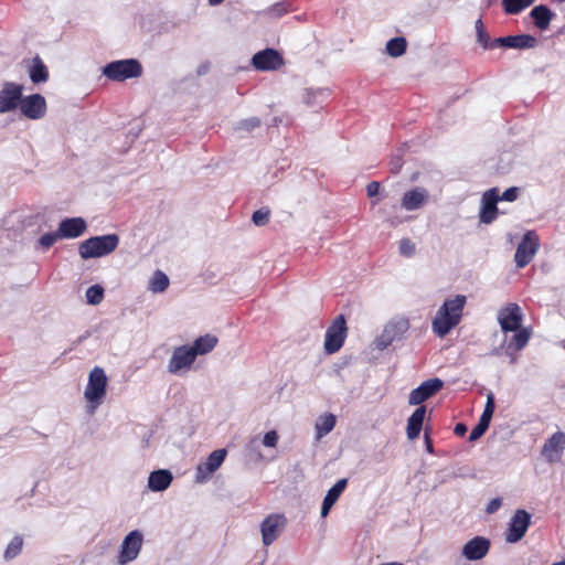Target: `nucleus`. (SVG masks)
<instances>
[{
    "instance_id": "24",
    "label": "nucleus",
    "mask_w": 565,
    "mask_h": 565,
    "mask_svg": "<svg viewBox=\"0 0 565 565\" xmlns=\"http://www.w3.org/2000/svg\"><path fill=\"white\" fill-rule=\"evenodd\" d=\"M173 480L172 472L167 469L154 470L149 475L148 488L153 492L167 490Z\"/></svg>"
},
{
    "instance_id": "32",
    "label": "nucleus",
    "mask_w": 565,
    "mask_h": 565,
    "mask_svg": "<svg viewBox=\"0 0 565 565\" xmlns=\"http://www.w3.org/2000/svg\"><path fill=\"white\" fill-rule=\"evenodd\" d=\"M335 423L337 418L331 413L320 416L316 422L317 438L320 439L328 435L334 428Z\"/></svg>"
},
{
    "instance_id": "9",
    "label": "nucleus",
    "mask_w": 565,
    "mask_h": 565,
    "mask_svg": "<svg viewBox=\"0 0 565 565\" xmlns=\"http://www.w3.org/2000/svg\"><path fill=\"white\" fill-rule=\"evenodd\" d=\"M497 318L504 333L514 332L521 328L523 312L518 303L511 302L498 311Z\"/></svg>"
},
{
    "instance_id": "28",
    "label": "nucleus",
    "mask_w": 565,
    "mask_h": 565,
    "mask_svg": "<svg viewBox=\"0 0 565 565\" xmlns=\"http://www.w3.org/2000/svg\"><path fill=\"white\" fill-rule=\"evenodd\" d=\"M534 24L540 30H546L550 26L554 12L546 6L540 4L534 7L530 13Z\"/></svg>"
},
{
    "instance_id": "47",
    "label": "nucleus",
    "mask_w": 565,
    "mask_h": 565,
    "mask_svg": "<svg viewBox=\"0 0 565 565\" xmlns=\"http://www.w3.org/2000/svg\"><path fill=\"white\" fill-rule=\"evenodd\" d=\"M403 167V160L399 154L394 156L390 161L391 172L397 174Z\"/></svg>"
},
{
    "instance_id": "18",
    "label": "nucleus",
    "mask_w": 565,
    "mask_h": 565,
    "mask_svg": "<svg viewBox=\"0 0 565 565\" xmlns=\"http://www.w3.org/2000/svg\"><path fill=\"white\" fill-rule=\"evenodd\" d=\"M565 449V433H554L543 445L542 456L550 463L558 462Z\"/></svg>"
},
{
    "instance_id": "31",
    "label": "nucleus",
    "mask_w": 565,
    "mask_h": 565,
    "mask_svg": "<svg viewBox=\"0 0 565 565\" xmlns=\"http://www.w3.org/2000/svg\"><path fill=\"white\" fill-rule=\"evenodd\" d=\"M330 95L328 88H307L303 95V102L307 106L313 107L321 105Z\"/></svg>"
},
{
    "instance_id": "56",
    "label": "nucleus",
    "mask_w": 565,
    "mask_h": 565,
    "mask_svg": "<svg viewBox=\"0 0 565 565\" xmlns=\"http://www.w3.org/2000/svg\"><path fill=\"white\" fill-rule=\"evenodd\" d=\"M206 71H207V66H205V65H201V66L198 68V74H199V75H202V74L206 73Z\"/></svg>"
},
{
    "instance_id": "42",
    "label": "nucleus",
    "mask_w": 565,
    "mask_h": 565,
    "mask_svg": "<svg viewBox=\"0 0 565 565\" xmlns=\"http://www.w3.org/2000/svg\"><path fill=\"white\" fill-rule=\"evenodd\" d=\"M399 253L406 257L413 256L415 254V244L409 238L401 239Z\"/></svg>"
},
{
    "instance_id": "53",
    "label": "nucleus",
    "mask_w": 565,
    "mask_h": 565,
    "mask_svg": "<svg viewBox=\"0 0 565 565\" xmlns=\"http://www.w3.org/2000/svg\"><path fill=\"white\" fill-rule=\"evenodd\" d=\"M491 417L489 416H484V415H481L480 416V419H479V423L477 424L478 426H481L483 427L484 429L488 430L489 426H490V423H491Z\"/></svg>"
},
{
    "instance_id": "51",
    "label": "nucleus",
    "mask_w": 565,
    "mask_h": 565,
    "mask_svg": "<svg viewBox=\"0 0 565 565\" xmlns=\"http://www.w3.org/2000/svg\"><path fill=\"white\" fill-rule=\"evenodd\" d=\"M468 428L467 426L463 424V423H458L455 428H454V433L455 435L459 436V437H462L466 435Z\"/></svg>"
},
{
    "instance_id": "16",
    "label": "nucleus",
    "mask_w": 565,
    "mask_h": 565,
    "mask_svg": "<svg viewBox=\"0 0 565 565\" xmlns=\"http://www.w3.org/2000/svg\"><path fill=\"white\" fill-rule=\"evenodd\" d=\"M195 356L189 345L177 347L168 363V372L178 374L182 370H189L195 361Z\"/></svg>"
},
{
    "instance_id": "20",
    "label": "nucleus",
    "mask_w": 565,
    "mask_h": 565,
    "mask_svg": "<svg viewBox=\"0 0 565 565\" xmlns=\"http://www.w3.org/2000/svg\"><path fill=\"white\" fill-rule=\"evenodd\" d=\"M498 202L499 191L497 188H492L483 193L481 200L482 206L479 215L481 223L490 224L497 218Z\"/></svg>"
},
{
    "instance_id": "37",
    "label": "nucleus",
    "mask_w": 565,
    "mask_h": 565,
    "mask_svg": "<svg viewBox=\"0 0 565 565\" xmlns=\"http://www.w3.org/2000/svg\"><path fill=\"white\" fill-rule=\"evenodd\" d=\"M476 33H477V42L483 49H492V41L489 34L484 31L483 23L481 19L476 21Z\"/></svg>"
},
{
    "instance_id": "33",
    "label": "nucleus",
    "mask_w": 565,
    "mask_h": 565,
    "mask_svg": "<svg viewBox=\"0 0 565 565\" xmlns=\"http://www.w3.org/2000/svg\"><path fill=\"white\" fill-rule=\"evenodd\" d=\"M406 47V39L402 36L393 38L386 43V52L392 57L402 56L405 53Z\"/></svg>"
},
{
    "instance_id": "58",
    "label": "nucleus",
    "mask_w": 565,
    "mask_h": 565,
    "mask_svg": "<svg viewBox=\"0 0 565 565\" xmlns=\"http://www.w3.org/2000/svg\"><path fill=\"white\" fill-rule=\"evenodd\" d=\"M552 565H565V561H559V562H556V563H554Z\"/></svg>"
},
{
    "instance_id": "54",
    "label": "nucleus",
    "mask_w": 565,
    "mask_h": 565,
    "mask_svg": "<svg viewBox=\"0 0 565 565\" xmlns=\"http://www.w3.org/2000/svg\"><path fill=\"white\" fill-rule=\"evenodd\" d=\"M425 445H426V450L429 454H433L434 452V447H433V443H431L427 431H425Z\"/></svg>"
},
{
    "instance_id": "2",
    "label": "nucleus",
    "mask_w": 565,
    "mask_h": 565,
    "mask_svg": "<svg viewBox=\"0 0 565 565\" xmlns=\"http://www.w3.org/2000/svg\"><path fill=\"white\" fill-rule=\"evenodd\" d=\"M118 245L117 234L93 236L79 244L78 253L83 259L99 258L111 254Z\"/></svg>"
},
{
    "instance_id": "6",
    "label": "nucleus",
    "mask_w": 565,
    "mask_h": 565,
    "mask_svg": "<svg viewBox=\"0 0 565 565\" xmlns=\"http://www.w3.org/2000/svg\"><path fill=\"white\" fill-rule=\"evenodd\" d=\"M347 322L342 315L338 316L328 327L324 339V350L328 354L338 352L347 338Z\"/></svg>"
},
{
    "instance_id": "29",
    "label": "nucleus",
    "mask_w": 565,
    "mask_h": 565,
    "mask_svg": "<svg viewBox=\"0 0 565 565\" xmlns=\"http://www.w3.org/2000/svg\"><path fill=\"white\" fill-rule=\"evenodd\" d=\"M28 73L34 84L45 83L49 79V71L39 55L32 58Z\"/></svg>"
},
{
    "instance_id": "23",
    "label": "nucleus",
    "mask_w": 565,
    "mask_h": 565,
    "mask_svg": "<svg viewBox=\"0 0 565 565\" xmlns=\"http://www.w3.org/2000/svg\"><path fill=\"white\" fill-rule=\"evenodd\" d=\"M87 224L82 217H68L61 221L58 233L62 238H76L86 231Z\"/></svg>"
},
{
    "instance_id": "8",
    "label": "nucleus",
    "mask_w": 565,
    "mask_h": 565,
    "mask_svg": "<svg viewBox=\"0 0 565 565\" xmlns=\"http://www.w3.org/2000/svg\"><path fill=\"white\" fill-rule=\"evenodd\" d=\"M531 514L526 510H516L510 519L508 529L504 533L505 541L508 543H516L521 541L531 525Z\"/></svg>"
},
{
    "instance_id": "14",
    "label": "nucleus",
    "mask_w": 565,
    "mask_h": 565,
    "mask_svg": "<svg viewBox=\"0 0 565 565\" xmlns=\"http://www.w3.org/2000/svg\"><path fill=\"white\" fill-rule=\"evenodd\" d=\"M287 519L282 514H269L260 524L264 545L273 544L284 530Z\"/></svg>"
},
{
    "instance_id": "52",
    "label": "nucleus",
    "mask_w": 565,
    "mask_h": 565,
    "mask_svg": "<svg viewBox=\"0 0 565 565\" xmlns=\"http://www.w3.org/2000/svg\"><path fill=\"white\" fill-rule=\"evenodd\" d=\"M491 417L489 416H484V415H481L480 416V419H479V423L477 424L478 426H481L483 427L484 429L488 430L489 426H490V423H491Z\"/></svg>"
},
{
    "instance_id": "45",
    "label": "nucleus",
    "mask_w": 565,
    "mask_h": 565,
    "mask_svg": "<svg viewBox=\"0 0 565 565\" xmlns=\"http://www.w3.org/2000/svg\"><path fill=\"white\" fill-rule=\"evenodd\" d=\"M495 404H494V395L489 393L487 396V402L484 405V409L481 415L489 416L492 418L494 413Z\"/></svg>"
},
{
    "instance_id": "55",
    "label": "nucleus",
    "mask_w": 565,
    "mask_h": 565,
    "mask_svg": "<svg viewBox=\"0 0 565 565\" xmlns=\"http://www.w3.org/2000/svg\"><path fill=\"white\" fill-rule=\"evenodd\" d=\"M503 349L505 350V341H504L500 347L493 348V349L490 351V354H491V355H500V354H501V351H502Z\"/></svg>"
},
{
    "instance_id": "41",
    "label": "nucleus",
    "mask_w": 565,
    "mask_h": 565,
    "mask_svg": "<svg viewBox=\"0 0 565 565\" xmlns=\"http://www.w3.org/2000/svg\"><path fill=\"white\" fill-rule=\"evenodd\" d=\"M62 238L58 231L43 234L39 239V245L43 248H50L57 239Z\"/></svg>"
},
{
    "instance_id": "34",
    "label": "nucleus",
    "mask_w": 565,
    "mask_h": 565,
    "mask_svg": "<svg viewBox=\"0 0 565 565\" xmlns=\"http://www.w3.org/2000/svg\"><path fill=\"white\" fill-rule=\"evenodd\" d=\"M169 278L163 271L156 270L150 280L149 289L156 294L163 292L169 287Z\"/></svg>"
},
{
    "instance_id": "46",
    "label": "nucleus",
    "mask_w": 565,
    "mask_h": 565,
    "mask_svg": "<svg viewBox=\"0 0 565 565\" xmlns=\"http://www.w3.org/2000/svg\"><path fill=\"white\" fill-rule=\"evenodd\" d=\"M278 443V434L275 430L267 431L264 436L263 444L266 447H276Z\"/></svg>"
},
{
    "instance_id": "35",
    "label": "nucleus",
    "mask_w": 565,
    "mask_h": 565,
    "mask_svg": "<svg viewBox=\"0 0 565 565\" xmlns=\"http://www.w3.org/2000/svg\"><path fill=\"white\" fill-rule=\"evenodd\" d=\"M535 0H502L503 9L508 14H519Z\"/></svg>"
},
{
    "instance_id": "7",
    "label": "nucleus",
    "mask_w": 565,
    "mask_h": 565,
    "mask_svg": "<svg viewBox=\"0 0 565 565\" xmlns=\"http://www.w3.org/2000/svg\"><path fill=\"white\" fill-rule=\"evenodd\" d=\"M540 247V239L534 231H529L524 234L522 241L519 243L514 260L516 267L523 268L531 263Z\"/></svg>"
},
{
    "instance_id": "40",
    "label": "nucleus",
    "mask_w": 565,
    "mask_h": 565,
    "mask_svg": "<svg viewBox=\"0 0 565 565\" xmlns=\"http://www.w3.org/2000/svg\"><path fill=\"white\" fill-rule=\"evenodd\" d=\"M270 211L267 207H262L255 211L252 215V221L256 226H264L269 221Z\"/></svg>"
},
{
    "instance_id": "38",
    "label": "nucleus",
    "mask_w": 565,
    "mask_h": 565,
    "mask_svg": "<svg viewBox=\"0 0 565 565\" xmlns=\"http://www.w3.org/2000/svg\"><path fill=\"white\" fill-rule=\"evenodd\" d=\"M85 296L89 305H98L104 299V289L99 285H93L87 288Z\"/></svg>"
},
{
    "instance_id": "4",
    "label": "nucleus",
    "mask_w": 565,
    "mask_h": 565,
    "mask_svg": "<svg viewBox=\"0 0 565 565\" xmlns=\"http://www.w3.org/2000/svg\"><path fill=\"white\" fill-rule=\"evenodd\" d=\"M103 74L110 81L124 82L141 76L142 66L135 58L118 60L106 64L103 68Z\"/></svg>"
},
{
    "instance_id": "49",
    "label": "nucleus",
    "mask_w": 565,
    "mask_h": 565,
    "mask_svg": "<svg viewBox=\"0 0 565 565\" xmlns=\"http://www.w3.org/2000/svg\"><path fill=\"white\" fill-rule=\"evenodd\" d=\"M486 431H487V429H484V428H483V427H481V426L476 425V426L473 427V429L471 430L470 435H469V438H468V439H469V441H471V443H472V441L478 440L481 436H483V435H484V433H486Z\"/></svg>"
},
{
    "instance_id": "22",
    "label": "nucleus",
    "mask_w": 565,
    "mask_h": 565,
    "mask_svg": "<svg viewBox=\"0 0 565 565\" xmlns=\"http://www.w3.org/2000/svg\"><path fill=\"white\" fill-rule=\"evenodd\" d=\"M429 199V192L422 186L406 191L401 200V206L406 211H416L423 207Z\"/></svg>"
},
{
    "instance_id": "1",
    "label": "nucleus",
    "mask_w": 565,
    "mask_h": 565,
    "mask_svg": "<svg viewBox=\"0 0 565 565\" xmlns=\"http://www.w3.org/2000/svg\"><path fill=\"white\" fill-rule=\"evenodd\" d=\"M466 302L467 298L462 295L445 300L431 323L436 335L444 338L459 324Z\"/></svg>"
},
{
    "instance_id": "30",
    "label": "nucleus",
    "mask_w": 565,
    "mask_h": 565,
    "mask_svg": "<svg viewBox=\"0 0 565 565\" xmlns=\"http://www.w3.org/2000/svg\"><path fill=\"white\" fill-rule=\"evenodd\" d=\"M217 338L213 334H205L195 339L192 345H189L194 356L210 353L217 344Z\"/></svg>"
},
{
    "instance_id": "11",
    "label": "nucleus",
    "mask_w": 565,
    "mask_h": 565,
    "mask_svg": "<svg viewBox=\"0 0 565 565\" xmlns=\"http://www.w3.org/2000/svg\"><path fill=\"white\" fill-rule=\"evenodd\" d=\"M19 108L21 114L28 119L39 120L46 115L47 105L41 94H32L21 97Z\"/></svg>"
},
{
    "instance_id": "12",
    "label": "nucleus",
    "mask_w": 565,
    "mask_h": 565,
    "mask_svg": "<svg viewBox=\"0 0 565 565\" xmlns=\"http://www.w3.org/2000/svg\"><path fill=\"white\" fill-rule=\"evenodd\" d=\"M143 535L139 530L131 531L122 541L118 562L121 565L135 561L142 546Z\"/></svg>"
},
{
    "instance_id": "13",
    "label": "nucleus",
    "mask_w": 565,
    "mask_h": 565,
    "mask_svg": "<svg viewBox=\"0 0 565 565\" xmlns=\"http://www.w3.org/2000/svg\"><path fill=\"white\" fill-rule=\"evenodd\" d=\"M23 85L4 82L0 90V114L14 110L20 105Z\"/></svg>"
},
{
    "instance_id": "59",
    "label": "nucleus",
    "mask_w": 565,
    "mask_h": 565,
    "mask_svg": "<svg viewBox=\"0 0 565 565\" xmlns=\"http://www.w3.org/2000/svg\"><path fill=\"white\" fill-rule=\"evenodd\" d=\"M391 224L392 225H397V222H395L394 220L391 221Z\"/></svg>"
},
{
    "instance_id": "15",
    "label": "nucleus",
    "mask_w": 565,
    "mask_h": 565,
    "mask_svg": "<svg viewBox=\"0 0 565 565\" xmlns=\"http://www.w3.org/2000/svg\"><path fill=\"white\" fill-rule=\"evenodd\" d=\"M444 387V382L440 379H429L424 381L419 386L412 390L408 396L409 405H420Z\"/></svg>"
},
{
    "instance_id": "57",
    "label": "nucleus",
    "mask_w": 565,
    "mask_h": 565,
    "mask_svg": "<svg viewBox=\"0 0 565 565\" xmlns=\"http://www.w3.org/2000/svg\"><path fill=\"white\" fill-rule=\"evenodd\" d=\"M223 1H224V0H209V3H210L211 6H218V4H221Z\"/></svg>"
},
{
    "instance_id": "26",
    "label": "nucleus",
    "mask_w": 565,
    "mask_h": 565,
    "mask_svg": "<svg viewBox=\"0 0 565 565\" xmlns=\"http://www.w3.org/2000/svg\"><path fill=\"white\" fill-rule=\"evenodd\" d=\"M514 332L515 334L505 342V354L509 356H513L515 351L524 349L531 337V333L526 328H520ZM512 362H514V358H512Z\"/></svg>"
},
{
    "instance_id": "44",
    "label": "nucleus",
    "mask_w": 565,
    "mask_h": 565,
    "mask_svg": "<svg viewBox=\"0 0 565 565\" xmlns=\"http://www.w3.org/2000/svg\"><path fill=\"white\" fill-rule=\"evenodd\" d=\"M519 188L512 186L507 189L502 195H499V201L513 202L518 199Z\"/></svg>"
},
{
    "instance_id": "48",
    "label": "nucleus",
    "mask_w": 565,
    "mask_h": 565,
    "mask_svg": "<svg viewBox=\"0 0 565 565\" xmlns=\"http://www.w3.org/2000/svg\"><path fill=\"white\" fill-rule=\"evenodd\" d=\"M501 505H502V499L494 498L487 504L486 512L488 514H493L501 508Z\"/></svg>"
},
{
    "instance_id": "60",
    "label": "nucleus",
    "mask_w": 565,
    "mask_h": 565,
    "mask_svg": "<svg viewBox=\"0 0 565 565\" xmlns=\"http://www.w3.org/2000/svg\"><path fill=\"white\" fill-rule=\"evenodd\" d=\"M83 339L84 337L78 338L77 343H79Z\"/></svg>"
},
{
    "instance_id": "10",
    "label": "nucleus",
    "mask_w": 565,
    "mask_h": 565,
    "mask_svg": "<svg viewBox=\"0 0 565 565\" xmlns=\"http://www.w3.org/2000/svg\"><path fill=\"white\" fill-rule=\"evenodd\" d=\"M226 449H216L212 451L204 462H200L195 470V482L204 483L222 466L226 458Z\"/></svg>"
},
{
    "instance_id": "5",
    "label": "nucleus",
    "mask_w": 565,
    "mask_h": 565,
    "mask_svg": "<svg viewBox=\"0 0 565 565\" xmlns=\"http://www.w3.org/2000/svg\"><path fill=\"white\" fill-rule=\"evenodd\" d=\"M409 329V321L406 318H397L391 320L384 328L381 335L375 340L379 350H384L393 342L403 339Z\"/></svg>"
},
{
    "instance_id": "39",
    "label": "nucleus",
    "mask_w": 565,
    "mask_h": 565,
    "mask_svg": "<svg viewBox=\"0 0 565 565\" xmlns=\"http://www.w3.org/2000/svg\"><path fill=\"white\" fill-rule=\"evenodd\" d=\"M262 125V120L258 117H250L243 120H239L235 125V130H244L247 132L253 131L256 128H259Z\"/></svg>"
},
{
    "instance_id": "3",
    "label": "nucleus",
    "mask_w": 565,
    "mask_h": 565,
    "mask_svg": "<svg viewBox=\"0 0 565 565\" xmlns=\"http://www.w3.org/2000/svg\"><path fill=\"white\" fill-rule=\"evenodd\" d=\"M107 383L108 379L103 367L95 366L89 372L84 396L89 404L88 408L90 414L103 403L106 395Z\"/></svg>"
},
{
    "instance_id": "21",
    "label": "nucleus",
    "mask_w": 565,
    "mask_h": 565,
    "mask_svg": "<svg viewBox=\"0 0 565 565\" xmlns=\"http://www.w3.org/2000/svg\"><path fill=\"white\" fill-rule=\"evenodd\" d=\"M489 550V539L483 536H475L463 545L461 554L468 561H479L488 554Z\"/></svg>"
},
{
    "instance_id": "43",
    "label": "nucleus",
    "mask_w": 565,
    "mask_h": 565,
    "mask_svg": "<svg viewBox=\"0 0 565 565\" xmlns=\"http://www.w3.org/2000/svg\"><path fill=\"white\" fill-rule=\"evenodd\" d=\"M288 9H287V6L286 3L284 2H277L275 3L274 6H271L270 8H268L266 10V13L269 15V17H273V18H280L281 15H284L285 13H287Z\"/></svg>"
},
{
    "instance_id": "25",
    "label": "nucleus",
    "mask_w": 565,
    "mask_h": 565,
    "mask_svg": "<svg viewBox=\"0 0 565 565\" xmlns=\"http://www.w3.org/2000/svg\"><path fill=\"white\" fill-rule=\"evenodd\" d=\"M348 484V480L345 478L338 480L327 492L322 507H321V516L326 518L330 512L333 504L338 501L341 493L344 491Z\"/></svg>"
},
{
    "instance_id": "27",
    "label": "nucleus",
    "mask_w": 565,
    "mask_h": 565,
    "mask_svg": "<svg viewBox=\"0 0 565 565\" xmlns=\"http://www.w3.org/2000/svg\"><path fill=\"white\" fill-rule=\"evenodd\" d=\"M425 415H426V407L422 405V406L417 407L414 411V413L409 416V418L407 420V427H406V433H407L408 439L414 440V439L418 438L420 430L423 428Z\"/></svg>"
},
{
    "instance_id": "50",
    "label": "nucleus",
    "mask_w": 565,
    "mask_h": 565,
    "mask_svg": "<svg viewBox=\"0 0 565 565\" xmlns=\"http://www.w3.org/2000/svg\"><path fill=\"white\" fill-rule=\"evenodd\" d=\"M380 191V183L372 181L366 185V193L370 198L375 196Z\"/></svg>"
},
{
    "instance_id": "19",
    "label": "nucleus",
    "mask_w": 565,
    "mask_h": 565,
    "mask_svg": "<svg viewBox=\"0 0 565 565\" xmlns=\"http://www.w3.org/2000/svg\"><path fill=\"white\" fill-rule=\"evenodd\" d=\"M537 45V39L530 34H518L509 35L494 39L492 41V47H505V49H533Z\"/></svg>"
},
{
    "instance_id": "17",
    "label": "nucleus",
    "mask_w": 565,
    "mask_h": 565,
    "mask_svg": "<svg viewBox=\"0 0 565 565\" xmlns=\"http://www.w3.org/2000/svg\"><path fill=\"white\" fill-rule=\"evenodd\" d=\"M252 64L258 71H276L284 65V58L276 50L265 49L253 56Z\"/></svg>"
},
{
    "instance_id": "36",
    "label": "nucleus",
    "mask_w": 565,
    "mask_h": 565,
    "mask_svg": "<svg viewBox=\"0 0 565 565\" xmlns=\"http://www.w3.org/2000/svg\"><path fill=\"white\" fill-rule=\"evenodd\" d=\"M22 546H23V540L21 536L17 535L14 536L10 543L8 544L6 551H4V558L6 559H12L14 558L15 556H18L21 551H22Z\"/></svg>"
}]
</instances>
